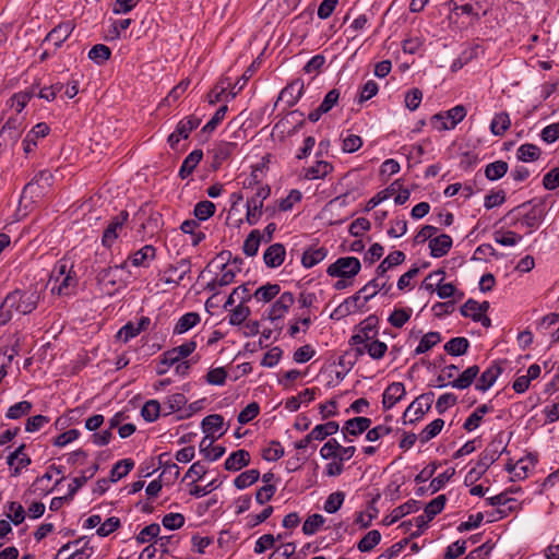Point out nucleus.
<instances>
[{
  "label": "nucleus",
  "mask_w": 559,
  "mask_h": 559,
  "mask_svg": "<svg viewBox=\"0 0 559 559\" xmlns=\"http://www.w3.org/2000/svg\"><path fill=\"white\" fill-rule=\"evenodd\" d=\"M40 299V292L34 286L10 292L0 304V325L10 322L14 314L26 316L32 313L37 308Z\"/></svg>",
  "instance_id": "nucleus-1"
},
{
  "label": "nucleus",
  "mask_w": 559,
  "mask_h": 559,
  "mask_svg": "<svg viewBox=\"0 0 559 559\" xmlns=\"http://www.w3.org/2000/svg\"><path fill=\"white\" fill-rule=\"evenodd\" d=\"M545 215L544 200L533 199L509 211L506 218L510 219V226H524L528 229L527 234H532L540 226Z\"/></svg>",
  "instance_id": "nucleus-2"
},
{
  "label": "nucleus",
  "mask_w": 559,
  "mask_h": 559,
  "mask_svg": "<svg viewBox=\"0 0 559 559\" xmlns=\"http://www.w3.org/2000/svg\"><path fill=\"white\" fill-rule=\"evenodd\" d=\"M520 489L506 490L499 495L489 497L485 500L487 506L496 507L495 510L487 513L488 522H496L509 516L511 513L518 511L519 503L514 498L509 496L510 492L519 491Z\"/></svg>",
  "instance_id": "nucleus-3"
},
{
  "label": "nucleus",
  "mask_w": 559,
  "mask_h": 559,
  "mask_svg": "<svg viewBox=\"0 0 559 559\" xmlns=\"http://www.w3.org/2000/svg\"><path fill=\"white\" fill-rule=\"evenodd\" d=\"M499 448V443H490L479 455V459L474 467H472L465 476L464 483L466 485L477 481L492 465L502 453Z\"/></svg>",
  "instance_id": "nucleus-4"
},
{
  "label": "nucleus",
  "mask_w": 559,
  "mask_h": 559,
  "mask_svg": "<svg viewBox=\"0 0 559 559\" xmlns=\"http://www.w3.org/2000/svg\"><path fill=\"white\" fill-rule=\"evenodd\" d=\"M53 181L51 171L39 170L34 178L24 187L22 199H29L31 202H38L48 192Z\"/></svg>",
  "instance_id": "nucleus-5"
},
{
  "label": "nucleus",
  "mask_w": 559,
  "mask_h": 559,
  "mask_svg": "<svg viewBox=\"0 0 559 559\" xmlns=\"http://www.w3.org/2000/svg\"><path fill=\"white\" fill-rule=\"evenodd\" d=\"M361 269L360 261L355 257H341L334 263L330 264L326 273L331 277L353 278Z\"/></svg>",
  "instance_id": "nucleus-6"
},
{
  "label": "nucleus",
  "mask_w": 559,
  "mask_h": 559,
  "mask_svg": "<svg viewBox=\"0 0 559 559\" xmlns=\"http://www.w3.org/2000/svg\"><path fill=\"white\" fill-rule=\"evenodd\" d=\"M24 127L20 117H10L0 130V154L13 146L23 133Z\"/></svg>",
  "instance_id": "nucleus-7"
},
{
  "label": "nucleus",
  "mask_w": 559,
  "mask_h": 559,
  "mask_svg": "<svg viewBox=\"0 0 559 559\" xmlns=\"http://www.w3.org/2000/svg\"><path fill=\"white\" fill-rule=\"evenodd\" d=\"M201 123V119L197 116H187L181 119L173 133L169 134L167 143L174 150L177 147L181 139H188L190 133Z\"/></svg>",
  "instance_id": "nucleus-8"
},
{
  "label": "nucleus",
  "mask_w": 559,
  "mask_h": 559,
  "mask_svg": "<svg viewBox=\"0 0 559 559\" xmlns=\"http://www.w3.org/2000/svg\"><path fill=\"white\" fill-rule=\"evenodd\" d=\"M236 270L228 266V264H223L221 267V273L217 274L211 282H209L205 286V289L212 293V296L207 299V304L214 299H217L219 295V288L230 285L235 282Z\"/></svg>",
  "instance_id": "nucleus-9"
},
{
  "label": "nucleus",
  "mask_w": 559,
  "mask_h": 559,
  "mask_svg": "<svg viewBox=\"0 0 559 559\" xmlns=\"http://www.w3.org/2000/svg\"><path fill=\"white\" fill-rule=\"evenodd\" d=\"M463 0H452L453 10L461 12V14L471 15L475 19L485 16L491 7L490 0H469V2L463 3Z\"/></svg>",
  "instance_id": "nucleus-10"
},
{
  "label": "nucleus",
  "mask_w": 559,
  "mask_h": 559,
  "mask_svg": "<svg viewBox=\"0 0 559 559\" xmlns=\"http://www.w3.org/2000/svg\"><path fill=\"white\" fill-rule=\"evenodd\" d=\"M507 367L506 360H493L488 368L481 373L476 383V389L481 392L489 390L498 377L504 371Z\"/></svg>",
  "instance_id": "nucleus-11"
},
{
  "label": "nucleus",
  "mask_w": 559,
  "mask_h": 559,
  "mask_svg": "<svg viewBox=\"0 0 559 559\" xmlns=\"http://www.w3.org/2000/svg\"><path fill=\"white\" fill-rule=\"evenodd\" d=\"M435 394L432 392L424 393L419 395L415 401H413L406 411L404 412V417H407L412 412L414 413V417L409 418V423H415L423 418V416L429 412L431 405L433 403Z\"/></svg>",
  "instance_id": "nucleus-12"
},
{
  "label": "nucleus",
  "mask_w": 559,
  "mask_h": 559,
  "mask_svg": "<svg viewBox=\"0 0 559 559\" xmlns=\"http://www.w3.org/2000/svg\"><path fill=\"white\" fill-rule=\"evenodd\" d=\"M83 539H78L63 545L57 554L58 559H88L93 552L85 542L81 547L79 545Z\"/></svg>",
  "instance_id": "nucleus-13"
},
{
  "label": "nucleus",
  "mask_w": 559,
  "mask_h": 559,
  "mask_svg": "<svg viewBox=\"0 0 559 559\" xmlns=\"http://www.w3.org/2000/svg\"><path fill=\"white\" fill-rule=\"evenodd\" d=\"M129 213L127 211H121L118 215L112 217L104 230L102 242L106 247H111L115 240L119 236V231L122 230L124 224L128 222Z\"/></svg>",
  "instance_id": "nucleus-14"
},
{
  "label": "nucleus",
  "mask_w": 559,
  "mask_h": 559,
  "mask_svg": "<svg viewBox=\"0 0 559 559\" xmlns=\"http://www.w3.org/2000/svg\"><path fill=\"white\" fill-rule=\"evenodd\" d=\"M371 425V419L368 417H354L345 421L342 427L344 440L350 442L348 436L357 437L367 431Z\"/></svg>",
  "instance_id": "nucleus-15"
},
{
  "label": "nucleus",
  "mask_w": 559,
  "mask_h": 559,
  "mask_svg": "<svg viewBox=\"0 0 559 559\" xmlns=\"http://www.w3.org/2000/svg\"><path fill=\"white\" fill-rule=\"evenodd\" d=\"M295 297L290 292L283 293L278 299L270 307L267 318L271 321L282 319L294 305Z\"/></svg>",
  "instance_id": "nucleus-16"
},
{
  "label": "nucleus",
  "mask_w": 559,
  "mask_h": 559,
  "mask_svg": "<svg viewBox=\"0 0 559 559\" xmlns=\"http://www.w3.org/2000/svg\"><path fill=\"white\" fill-rule=\"evenodd\" d=\"M150 323L151 320L147 317H141L136 321H129L118 331L117 338L126 343L129 340L139 335L142 331L146 330Z\"/></svg>",
  "instance_id": "nucleus-17"
},
{
  "label": "nucleus",
  "mask_w": 559,
  "mask_h": 559,
  "mask_svg": "<svg viewBox=\"0 0 559 559\" xmlns=\"http://www.w3.org/2000/svg\"><path fill=\"white\" fill-rule=\"evenodd\" d=\"M361 299V296L358 294V292L346 298L342 304H340L331 313L330 318L332 320H341L346 318L347 316L355 313L356 311L360 310L361 307H364V302L361 305L358 304V301Z\"/></svg>",
  "instance_id": "nucleus-18"
},
{
  "label": "nucleus",
  "mask_w": 559,
  "mask_h": 559,
  "mask_svg": "<svg viewBox=\"0 0 559 559\" xmlns=\"http://www.w3.org/2000/svg\"><path fill=\"white\" fill-rule=\"evenodd\" d=\"M392 285L389 284V278L379 277L377 275L376 278L369 281L362 288L358 290V294L364 299V304L373 298L378 292L384 290V293H389Z\"/></svg>",
  "instance_id": "nucleus-19"
},
{
  "label": "nucleus",
  "mask_w": 559,
  "mask_h": 559,
  "mask_svg": "<svg viewBox=\"0 0 559 559\" xmlns=\"http://www.w3.org/2000/svg\"><path fill=\"white\" fill-rule=\"evenodd\" d=\"M365 353L366 352H343V354L333 358V365L340 367V370L335 371L336 378L344 379L356 364L358 356Z\"/></svg>",
  "instance_id": "nucleus-20"
},
{
  "label": "nucleus",
  "mask_w": 559,
  "mask_h": 559,
  "mask_svg": "<svg viewBox=\"0 0 559 559\" xmlns=\"http://www.w3.org/2000/svg\"><path fill=\"white\" fill-rule=\"evenodd\" d=\"M406 394L405 386L402 382H392L389 384L382 394V406L384 409L392 408L399 403Z\"/></svg>",
  "instance_id": "nucleus-21"
},
{
  "label": "nucleus",
  "mask_w": 559,
  "mask_h": 559,
  "mask_svg": "<svg viewBox=\"0 0 559 559\" xmlns=\"http://www.w3.org/2000/svg\"><path fill=\"white\" fill-rule=\"evenodd\" d=\"M73 29L74 25L71 21L62 22L47 34L45 41H52L56 48H60L61 45L70 37Z\"/></svg>",
  "instance_id": "nucleus-22"
},
{
  "label": "nucleus",
  "mask_w": 559,
  "mask_h": 559,
  "mask_svg": "<svg viewBox=\"0 0 559 559\" xmlns=\"http://www.w3.org/2000/svg\"><path fill=\"white\" fill-rule=\"evenodd\" d=\"M304 88V81L297 79L282 90L278 99L285 102L288 107H293L302 96Z\"/></svg>",
  "instance_id": "nucleus-23"
},
{
  "label": "nucleus",
  "mask_w": 559,
  "mask_h": 559,
  "mask_svg": "<svg viewBox=\"0 0 559 559\" xmlns=\"http://www.w3.org/2000/svg\"><path fill=\"white\" fill-rule=\"evenodd\" d=\"M377 333L372 318H368L361 323L358 333L350 337V344L354 346L362 344L364 349H367V343H370L376 337Z\"/></svg>",
  "instance_id": "nucleus-24"
},
{
  "label": "nucleus",
  "mask_w": 559,
  "mask_h": 559,
  "mask_svg": "<svg viewBox=\"0 0 559 559\" xmlns=\"http://www.w3.org/2000/svg\"><path fill=\"white\" fill-rule=\"evenodd\" d=\"M237 144L234 142L222 141L217 143L212 150L213 162L212 167L214 170L218 169L224 162H226L236 151Z\"/></svg>",
  "instance_id": "nucleus-25"
},
{
  "label": "nucleus",
  "mask_w": 559,
  "mask_h": 559,
  "mask_svg": "<svg viewBox=\"0 0 559 559\" xmlns=\"http://www.w3.org/2000/svg\"><path fill=\"white\" fill-rule=\"evenodd\" d=\"M50 128L45 122L37 123L24 138L23 151L25 154L32 153L37 146V140L48 135Z\"/></svg>",
  "instance_id": "nucleus-26"
},
{
  "label": "nucleus",
  "mask_w": 559,
  "mask_h": 559,
  "mask_svg": "<svg viewBox=\"0 0 559 559\" xmlns=\"http://www.w3.org/2000/svg\"><path fill=\"white\" fill-rule=\"evenodd\" d=\"M167 456V453H162L158 456V467L162 468L159 478H162L166 485H170L178 478L180 468L175 462L166 459Z\"/></svg>",
  "instance_id": "nucleus-27"
},
{
  "label": "nucleus",
  "mask_w": 559,
  "mask_h": 559,
  "mask_svg": "<svg viewBox=\"0 0 559 559\" xmlns=\"http://www.w3.org/2000/svg\"><path fill=\"white\" fill-rule=\"evenodd\" d=\"M286 249L283 243L271 245L263 253V261L267 267L275 269L283 264Z\"/></svg>",
  "instance_id": "nucleus-28"
},
{
  "label": "nucleus",
  "mask_w": 559,
  "mask_h": 559,
  "mask_svg": "<svg viewBox=\"0 0 559 559\" xmlns=\"http://www.w3.org/2000/svg\"><path fill=\"white\" fill-rule=\"evenodd\" d=\"M156 258V249L152 245H145L129 257L130 263L135 267H148L150 262Z\"/></svg>",
  "instance_id": "nucleus-29"
},
{
  "label": "nucleus",
  "mask_w": 559,
  "mask_h": 559,
  "mask_svg": "<svg viewBox=\"0 0 559 559\" xmlns=\"http://www.w3.org/2000/svg\"><path fill=\"white\" fill-rule=\"evenodd\" d=\"M452 238L447 234H441L429 241L430 255L432 258H441L448 254L452 248Z\"/></svg>",
  "instance_id": "nucleus-30"
},
{
  "label": "nucleus",
  "mask_w": 559,
  "mask_h": 559,
  "mask_svg": "<svg viewBox=\"0 0 559 559\" xmlns=\"http://www.w3.org/2000/svg\"><path fill=\"white\" fill-rule=\"evenodd\" d=\"M250 463V454L247 450L240 449L231 452L225 460L224 467L230 472L240 471L242 467L248 466Z\"/></svg>",
  "instance_id": "nucleus-31"
},
{
  "label": "nucleus",
  "mask_w": 559,
  "mask_h": 559,
  "mask_svg": "<svg viewBox=\"0 0 559 559\" xmlns=\"http://www.w3.org/2000/svg\"><path fill=\"white\" fill-rule=\"evenodd\" d=\"M177 272H179L177 278H173L171 276L167 277L165 280V283L179 285L186 278V276L191 272V261L189 258L181 259L176 264H170L166 269V273L169 274H174Z\"/></svg>",
  "instance_id": "nucleus-32"
},
{
  "label": "nucleus",
  "mask_w": 559,
  "mask_h": 559,
  "mask_svg": "<svg viewBox=\"0 0 559 559\" xmlns=\"http://www.w3.org/2000/svg\"><path fill=\"white\" fill-rule=\"evenodd\" d=\"M466 108L463 105H456L453 108L443 112L445 120H450V124L448 122H442L440 126H437V130L444 131L454 129L457 123H460L466 117Z\"/></svg>",
  "instance_id": "nucleus-33"
},
{
  "label": "nucleus",
  "mask_w": 559,
  "mask_h": 559,
  "mask_svg": "<svg viewBox=\"0 0 559 559\" xmlns=\"http://www.w3.org/2000/svg\"><path fill=\"white\" fill-rule=\"evenodd\" d=\"M192 352H165L163 358L156 365L157 374L166 373L175 362L188 358Z\"/></svg>",
  "instance_id": "nucleus-34"
},
{
  "label": "nucleus",
  "mask_w": 559,
  "mask_h": 559,
  "mask_svg": "<svg viewBox=\"0 0 559 559\" xmlns=\"http://www.w3.org/2000/svg\"><path fill=\"white\" fill-rule=\"evenodd\" d=\"M489 309V302L483 301L478 302L472 298H469L462 307L461 313L463 317L471 318L473 321L480 319L481 313H486Z\"/></svg>",
  "instance_id": "nucleus-35"
},
{
  "label": "nucleus",
  "mask_w": 559,
  "mask_h": 559,
  "mask_svg": "<svg viewBox=\"0 0 559 559\" xmlns=\"http://www.w3.org/2000/svg\"><path fill=\"white\" fill-rule=\"evenodd\" d=\"M411 337L415 341L419 340V344L415 349H431L442 341L439 332H428L421 335V331H412Z\"/></svg>",
  "instance_id": "nucleus-36"
},
{
  "label": "nucleus",
  "mask_w": 559,
  "mask_h": 559,
  "mask_svg": "<svg viewBox=\"0 0 559 559\" xmlns=\"http://www.w3.org/2000/svg\"><path fill=\"white\" fill-rule=\"evenodd\" d=\"M203 152L202 150H194L192 151L182 162L180 169H179V177L181 179L188 178L195 167L199 165V163L202 160Z\"/></svg>",
  "instance_id": "nucleus-37"
},
{
  "label": "nucleus",
  "mask_w": 559,
  "mask_h": 559,
  "mask_svg": "<svg viewBox=\"0 0 559 559\" xmlns=\"http://www.w3.org/2000/svg\"><path fill=\"white\" fill-rule=\"evenodd\" d=\"M213 439L204 437L200 442V452L207 461L214 462L221 459L225 453V448L222 445L213 447Z\"/></svg>",
  "instance_id": "nucleus-38"
},
{
  "label": "nucleus",
  "mask_w": 559,
  "mask_h": 559,
  "mask_svg": "<svg viewBox=\"0 0 559 559\" xmlns=\"http://www.w3.org/2000/svg\"><path fill=\"white\" fill-rule=\"evenodd\" d=\"M78 285V277L74 271H71L69 274L63 276L55 286L51 288V292H57L58 295L68 296L75 289Z\"/></svg>",
  "instance_id": "nucleus-39"
},
{
  "label": "nucleus",
  "mask_w": 559,
  "mask_h": 559,
  "mask_svg": "<svg viewBox=\"0 0 559 559\" xmlns=\"http://www.w3.org/2000/svg\"><path fill=\"white\" fill-rule=\"evenodd\" d=\"M405 253L402 251L391 252L377 267L376 273L379 277H385L389 269L400 265L405 261Z\"/></svg>",
  "instance_id": "nucleus-40"
},
{
  "label": "nucleus",
  "mask_w": 559,
  "mask_h": 559,
  "mask_svg": "<svg viewBox=\"0 0 559 559\" xmlns=\"http://www.w3.org/2000/svg\"><path fill=\"white\" fill-rule=\"evenodd\" d=\"M281 292L278 284L267 283L255 289L253 293V300L257 302L266 304L274 299Z\"/></svg>",
  "instance_id": "nucleus-41"
},
{
  "label": "nucleus",
  "mask_w": 559,
  "mask_h": 559,
  "mask_svg": "<svg viewBox=\"0 0 559 559\" xmlns=\"http://www.w3.org/2000/svg\"><path fill=\"white\" fill-rule=\"evenodd\" d=\"M326 254H328V250L324 247L309 248L302 254L301 264L306 269L313 267L314 265L320 263L322 260H324Z\"/></svg>",
  "instance_id": "nucleus-42"
},
{
  "label": "nucleus",
  "mask_w": 559,
  "mask_h": 559,
  "mask_svg": "<svg viewBox=\"0 0 559 559\" xmlns=\"http://www.w3.org/2000/svg\"><path fill=\"white\" fill-rule=\"evenodd\" d=\"M333 170L331 163L326 160H318L316 164L305 171V178L308 180L323 179Z\"/></svg>",
  "instance_id": "nucleus-43"
},
{
  "label": "nucleus",
  "mask_w": 559,
  "mask_h": 559,
  "mask_svg": "<svg viewBox=\"0 0 559 559\" xmlns=\"http://www.w3.org/2000/svg\"><path fill=\"white\" fill-rule=\"evenodd\" d=\"M511 126V119L508 112L501 111L493 116L490 122V131L496 136H502Z\"/></svg>",
  "instance_id": "nucleus-44"
},
{
  "label": "nucleus",
  "mask_w": 559,
  "mask_h": 559,
  "mask_svg": "<svg viewBox=\"0 0 559 559\" xmlns=\"http://www.w3.org/2000/svg\"><path fill=\"white\" fill-rule=\"evenodd\" d=\"M97 471L98 464H93L91 467L83 471L81 476L74 477L69 484V497H74L79 489H81L85 483L96 474Z\"/></svg>",
  "instance_id": "nucleus-45"
},
{
  "label": "nucleus",
  "mask_w": 559,
  "mask_h": 559,
  "mask_svg": "<svg viewBox=\"0 0 559 559\" xmlns=\"http://www.w3.org/2000/svg\"><path fill=\"white\" fill-rule=\"evenodd\" d=\"M200 314L197 312H187L177 321L174 333L182 334L195 326L200 322Z\"/></svg>",
  "instance_id": "nucleus-46"
},
{
  "label": "nucleus",
  "mask_w": 559,
  "mask_h": 559,
  "mask_svg": "<svg viewBox=\"0 0 559 559\" xmlns=\"http://www.w3.org/2000/svg\"><path fill=\"white\" fill-rule=\"evenodd\" d=\"M509 169V165L504 160H496L493 163L488 164L485 167V176L490 181H496L501 179Z\"/></svg>",
  "instance_id": "nucleus-47"
},
{
  "label": "nucleus",
  "mask_w": 559,
  "mask_h": 559,
  "mask_svg": "<svg viewBox=\"0 0 559 559\" xmlns=\"http://www.w3.org/2000/svg\"><path fill=\"white\" fill-rule=\"evenodd\" d=\"M134 467V462L131 459H123L118 461L110 471V480L116 483L127 476Z\"/></svg>",
  "instance_id": "nucleus-48"
},
{
  "label": "nucleus",
  "mask_w": 559,
  "mask_h": 559,
  "mask_svg": "<svg viewBox=\"0 0 559 559\" xmlns=\"http://www.w3.org/2000/svg\"><path fill=\"white\" fill-rule=\"evenodd\" d=\"M540 156V148L532 143H525L522 144L516 150V157L519 160L528 163V162H535Z\"/></svg>",
  "instance_id": "nucleus-49"
},
{
  "label": "nucleus",
  "mask_w": 559,
  "mask_h": 559,
  "mask_svg": "<svg viewBox=\"0 0 559 559\" xmlns=\"http://www.w3.org/2000/svg\"><path fill=\"white\" fill-rule=\"evenodd\" d=\"M262 235L260 230L253 229L243 241L242 250L247 257H254L258 253Z\"/></svg>",
  "instance_id": "nucleus-50"
},
{
  "label": "nucleus",
  "mask_w": 559,
  "mask_h": 559,
  "mask_svg": "<svg viewBox=\"0 0 559 559\" xmlns=\"http://www.w3.org/2000/svg\"><path fill=\"white\" fill-rule=\"evenodd\" d=\"M478 372V366L474 365L468 367L452 382V386L461 390L468 388L477 377Z\"/></svg>",
  "instance_id": "nucleus-51"
},
{
  "label": "nucleus",
  "mask_w": 559,
  "mask_h": 559,
  "mask_svg": "<svg viewBox=\"0 0 559 559\" xmlns=\"http://www.w3.org/2000/svg\"><path fill=\"white\" fill-rule=\"evenodd\" d=\"M187 404V397L182 393H174L167 397L165 402L164 409L165 416L171 413L180 412L185 409V405Z\"/></svg>",
  "instance_id": "nucleus-52"
},
{
  "label": "nucleus",
  "mask_w": 559,
  "mask_h": 559,
  "mask_svg": "<svg viewBox=\"0 0 559 559\" xmlns=\"http://www.w3.org/2000/svg\"><path fill=\"white\" fill-rule=\"evenodd\" d=\"M381 542V533L378 530L369 531L357 544L361 552L371 551Z\"/></svg>",
  "instance_id": "nucleus-53"
},
{
  "label": "nucleus",
  "mask_w": 559,
  "mask_h": 559,
  "mask_svg": "<svg viewBox=\"0 0 559 559\" xmlns=\"http://www.w3.org/2000/svg\"><path fill=\"white\" fill-rule=\"evenodd\" d=\"M33 408V404L28 401H21V402H17L13 405H11L7 413H5V417L8 419H13V420H16V419H20L26 415H28L31 413Z\"/></svg>",
  "instance_id": "nucleus-54"
},
{
  "label": "nucleus",
  "mask_w": 559,
  "mask_h": 559,
  "mask_svg": "<svg viewBox=\"0 0 559 559\" xmlns=\"http://www.w3.org/2000/svg\"><path fill=\"white\" fill-rule=\"evenodd\" d=\"M444 426V420L441 418H437L428 424L419 433V440L421 443H426L430 441L432 438L437 437Z\"/></svg>",
  "instance_id": "nucleus-55"
},
{
  "label": "nucleus",
  "mask_w": 559,
  "mask_h": 559,
  "mask_svg": "<svg viewBox=\"0 0 559 559\" xmlns=\"http://www.w3.org/2000/svg\"><path fill=\"white\" fill-rule=\"evenodd\" d=\"M259 477L260 472L258 469H248L242 472L235 478L234 485L236 486L237 489H245L254 484L255 481H258Z\"/></svg>",
  "instance_id": "nucleus-56"
},
{
  "label": "nucleus",
  "mask_w": 559,
  "mask_h": 559,
  "mask_svg": "<svg viewBox=\"0 0 559 559\" xmlns=\"http://www.w3.org/2000/svg\"><path fill=\"white\" fill-rule=\"evenodd\" d=\"M338 429L340 426L336 421H328L325 424L317 425L311 431L312 437H314L317 441H322L326 437L336 433Z\"/></svg>",
  "instance_id": "nucleus-57"
},
{
  "label": "nucleus",
  "mask_w": 559,
  "mask_h": 559,
  "mask_svg": "<svg viewBox=\"0 0 559 559\" xmlns=\"http://www.w3.org/2000/svg\"><path fill=\"white\" fill-rule=\"evenodd\" d=\"M111 56V50L104 44H97L88 51V58L97 64L105 63Z\"/></svg>",
  "instance_id": "nucleus-58"
},
{
  "label": "nucleus",
  "mask_w": 559,
  "mask_h": 559,
  "mask_svg": "<svg viewBox=\"0 0 559 559\" xmlns=\"http://www.w3.org/2000/svg\"><path fill=\"white\" fill-rule=\"evenodd\" d=\"M160 415V404L156 400L145 402L141 409V416L147 423L155 421Z\"/></svg>",
  "instance_id": "nucleus-59"
},
{
  "label": "nucleus",
  "mask_w": 559,
  "mask_h": 559,
  "mask_svg": "<svg viewBox=\"0 0 559 559\" xmlns=\"http://www.w3.org/2000/svg\"><path fill=\"white\" fill-rule=\"evenodd\" d=\"M445 502H447L445 495H440V496L436 497L435 499H432L425 507V510H424L425 518H428V520L432 521L436 515H438L439 513L442 512V510L444 509Z\"/></svg>",
  "instance_id": "nucleus-60"
},
{
  "label": "nucleus",
  "mask_w": 559,
  "mask_h": 559,
  "mask_svg": "<svg viewBox=\"0 0 559 559\" xmlns=\"http://www.w3.org/2000/svg\"><path fill=\"white\" fill-rule=\"evenodd\" d=\"M73 271V262L69 259L63 258L56 262L52 272L51 280L57 284L63 276Z\"/></svg>",
  "instance_id": "nucleus-61"
},
{
  "label": "nucleus",
  "mask_w": 559,
  "mask_h": 559,
  "mask_svg": "<svg viewBox=\"0 0 559 559\" xmlns=\"http://www.w3.org/2000/svg\"><path fill=\"white\" fill-rule=\"evenodd\" d=\"M215 204L211 201H200L193 209V214L199 221H206L215 213Z\"/></svg>",
  "instance_id": "nucleus-62"
},
{
  "label": "nucleus",
  "mask_w": 559,
  "mask_h": 559,
  "mask_svg": "<svg viewBox=\"0 0 559 559\" xmlns=\"http://www.w3.org/2000/svg\"><path fill=\"white\" fill-rule=\"evenodd\" d=\"M224 418L219 414H212L203 418L202 429L205 433H214L223 428Z\"/></svg>",
  "instance_id": "nucleus-63"
},
{
  "label": "nucleus",
  "mask_w": 559,
  "mask_h": 559,
  "mask_svg": "<svg viewBox=\"0 0 559 559\" xmlns=\"http://www.w3.org/2000/svg\"><path fill=\"white\" fill-rule=\"evenodd\" d=\"M324 522L325 519L323 518V515L319 513L309 515L307 520L304 522L302 533L308 536L313 535L319 531V528L324 524Z\"/></svg>",
  "instance_id": "nucleus-64"
}]
</instances>
